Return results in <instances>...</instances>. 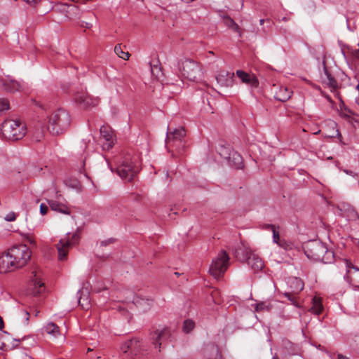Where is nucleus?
<instances>
[{
  "label": "nucleus",
  "instance_id": "e433bc0d",
  "mask_svg": "<svg viewBox=\"0 0 359 359\" xmlns=\"http://www.w3.org/2000/svg\"><path fill=\"white\" fill-rule=\"evenodd\" d=\"M10 109V103L6 98L0 97V114Z\"/></svg>",
  "mask_w": 359,
  "mask_h": 359
},
{
  "label": "nucleus",
  "instance_id": "3c124183",
  "mask_svg": "<svg viewBox=\"0 0 359 359\" xmlns=\"http://www.w3.org/2000/svg\"><path fill=\"white\" fill-rule=\"evenodd\" d=\"M208 55H214V53L211 50L208 52Z\"/></svg>",
  "mask_w": 359,
  "mask_h": 359
},
{
  "label": "nucleus",
  "instance_id": "f704fd0d",
  "mask_svg": "<svg viewBox=\"0 0 359 359\" xmlns=\"http://www.w3.org/2000/svg\"><path fill=\"white\" fill-rule=\"evenodd\" d=\"M115 53L123 60H128L130 54L128 52H125L122 50L120 45H116L114 48Z\"/></svg>",
  "mask_w": 359,
  "mask_h": 359
},
{
  "label": "nucleus",
  "instance_id": "c85d7f7f",
  "mask_svg": "<svg viewBox=\"0 0 359 359\" xmlns=\"http://www.w3.org/2000/svg\"><path fill=\"white\" fill-rule=\"evenodd\" d=\"M291 291L293 293H299L304 289V283L302 280L299 278H292L288 282Z\"/></svg>",
  "mask_w": 359,
  "mask_h": 359
},
{
  "label": "nucleus",
  "instance_id": "a211bd4d",
  "mask_svg": "<svg viewBox=\"0 0 359 359\" xmlns=\"http://www.w3.org/2000/svg\"><path fill=\"white\" fill-rule=\"evenodd\" d=\"M217 83L224 87H231L234 82V73L222 71L216 76Z\"/></svg>",
  "mask_w": 359,
  "mask_h": 359
},
{
  "label": "nucleus",
  "instance_id": "8fccbe9b",
  "mask_svg": "<svg viewBox=\"0 0 359 359\" xmlns=\"http://www.w3.org/2000/svg\"><path fill=\"white\" fill-rule=\"evenodd\" d=\"M264 19H260V20H259V24H260L261 25H263V24H264Z\"/></svg>",
  "mask_w": 359,
  "mask_h": 359
},
{
  "label": "nucleus",
  "instance_id": "c9c22d12",
  "mask_svg": "<svg viewBox=\"0 0 359 359\" xmlns=\"http://www.w3.org/2000/svg\"><path fill=\"white\" fill-rule=\"evenodd\" d=\"M344 214L348 220L355 221L358 218V212L353 208H348Z\"/></svg>",
  "mask_w": 359,
  "mask_h": 359
},
{
  "label": "nucleus",
  "instance_id": "79ce46f5",
  "mask_svg": "<svg viewBox=\"0 0 359 359\" xmlns=\"http://www.w3.org/2000/svg\"><path fill=\"white\" fill-rule=\"evenodd\" d=\"M115 241V239L113 238H109L107 240L102 241L101 242V245L106 246L109 244L113 243Z\"/></svg>",
  "mask_w": 359,
  "mask_h": 359
},
{
  "label": "nucleus",
  "instance_id": "49530a36",
  "mask_svg": "<svg viewBox=\"0 0 359 359\" xmlns=\"http://www.w3.org/2000/svg\"><path fill=\"white\" fill-rule=\"evenodd\" d=\"M346 172L351 175H355L356 174L354 173L353 171L346 170Z\"/></svg>",
  "mask_w": 359,
  "mask_h": 359
},
{
  "label": "nucleus",
  "instance_id": "1a4fd4ad",
  "mask_svg": "<svg viewBox=\"0 0 359 359\" xmlns=\"http://www.w3.org/2000/svg\"><path fill=\"white\" fill-rule=\"evenodd\" d=\"M74 102L81 109H88L95 107L99 103V99L93 97L83 88L76 90L74 94Z\"/></svg>",
  "mask_w": 359,
  "mask_h": 359
},
{
  "label": "nucleus",
  "instance_id": "0eeeda50",
  "mask_svg": "<svg viewBox=\"0 0 359 359\" xmlns=\"http://www.w3.org/2000/svg\"><path fill=\"white\" fill-rule=\"evenodd\" d=\"M139 171V166L129 157H126L116 168V173L125 181L130 182Z\"/></svg>",
  "mask_w": 359,
  "mask_h": 359
},
{
  "label": "nucleus",
  "instance_id": "603ef678",
  "mask_svg": "<svg viewBox=\"0 0 359 359\" xmlns=\"http://www.w3.org/2000/svg\"><path fill=\"white\" fill-rule=\"evenodd\" d=\"M272 359H278V358L276 355H275L273 356Z\"/></svg>",
  "mask_w": 359,
  "mask_h": 359
},
{
  "label": "nucleus",
  "instance_id": "864d4df0",
  "mask_svg": "<svg viewBox=\"0 0 359 359\" xmlns=\"http://www.w3.org/2000/svg\"><path fill=\"white\" fill-rule=\"evenodd\" d=\"M85 165V162L83 161V163H82V167H83Z\"/></svg>",
  "mask_w": 359,
  "mask_h": 359
},
{
  "label": "nucleus",
  "instance_id": "4c0bfd02",
  "mask_svg": "<svg viewBox=\"0 0 359 359\" xmlns=\"http://www.w3.org/2000/svg\"><path fill=\"white\" fill-rule=\"evenodd\" d=\"M195 326V323L192 320H186L183 325V331L186 333H189Z\"/></svg>",
  "mask_w": 359,
  "mask_h": 359
},
{
  "label": "nucleus",
  "instance_id": "72a5a7b5",
  "mask_svg": "<svg viewBox=\"0 0 359 359\" xmlns=\"http://www.w3.org/2000/svg\"><path fill=\"white\" fill-rule=\"evenodd\" d=\"M298 293H293L292 291L285 292L283 295L290 301L291 304L294 306L299 308L300 304L298 301L297 294Z\"/></svg>",
  "mask_w": 359,
  "mask_h": 359
},
{
  "label": "nucleus",
  "instance_id": "a878e982",
  "mask_svg": "<svg viewBox=\"0 0 359 359\" xmlns=\"http://www.w3.org/2000/svg\"><path fill=\"white\" fill-rule=\"evenodd\" d=\"M133 302L141 310L143 311H147L151 306L153 300L151 299H145L137 297L133 299Z\"/></svg>",
  "mask_w": 359,
  "mask_h": 359
},
{
  "label": "nucleus",
  "instance_id": "9d476101",
  "mask_svg": "<svg viewBox=\"0 0 359 359\" xmlns=\"http://www.w3.org/2000/svg\"><path fill=\"white\" fill-rule=\"evenodd\" d=\"M182 74L191 81H197L202 76V70L199 64L192 60H185L182 62Z\"/></svg>",
  "mask_w": 359,
  "mask_h": 359
},
{
  "label": "nucleus",
  "instance_id": "f257e3e1",
  "mask_svg": "<svg viewBox=\"0 0 359 359\" xmlns=\"http://www.w3.org/2000/svg\"><path fill=\"white\" fill-rule=\"evenodd\" d=\"M39 107L42 112L33 127L34 136L36 141H41L47 130L53 135H59L69 127L70 115L66 110L58 109L48 117L43 114V111H46V107L39 104Z\"/></svg>",
  "mask_w": 359,
  "mask_h": 359
},
{
  "label": "nucleus",
  "instance_id": "7c9ffc66",
  "mask_svg": "<svg viewBox=\"0 0 359 359\" xmlns=\"http://www.w3.org/2000/svg\"><path fill=\"white\" fill-rule=\"evenodd\" d=\"M223 22L226 27L238 33L239 36H241L242 33L240 27L231 18L225 15L223 17Z\"/></svg>",
  "mask_w": 359,
  "mask_h": 359
},
{
  "label": "nucleus",
  "instance_id": "412c9836",
  "mask_svg": "<svg viewBox=\"0 0 359 359\" xmlns=\"http://www.w3.org/2000/svg\"><path fill=\"white\" fill-rule=\"evenodd\" d=\"M204 356L207 359H222V354L215 344L207 345L204 348Z\"/></svg>",
  "mask_w": 359,
  "mask_h": 359
},
{
  "label": "nucleus",
  "instance_id": "58836bf2",
  "mask_svg": "<svg viewBox=\"0 0 359 359\" xmlns=\"http://www.w3.org/2000/svg\"><path fill=\"white\" fill-rule=\"evenodd\" d=\"M23 238H24V241L25 242L28 243L29 244H30L32 245H36L34 238L32 235H30L29 233L24 234Z\"/></svg>",
  "mask_w": 359,
  "mask_h": 359
},
{
  "label": "nucleus",
  "instance_id": "a18cd8bd",
  "mask_svg": "<svg viewBox=\"0 0 359 359\" xmlns=\"http://www.w3.org/2000/svg\"><path fill=\"white\" fill-rule=\"evenodd\" d=\"M4 327V323L3 318L0 316V330H1Z\"/></svg>",
  "mask_w": 359,
  "mask_h": 359
},
{
  "label": "nucleus",
  "instance_id": "2f4dec72",
  "mask_svg": "<svg viewBox=\"0 0 359 359\" xmlns=\"http://www.w3.org/2000/svg\"><path fill=\"white\" fill-rule=\"evenodd\" d=\"M323 310L321 299L317 297H314L312 299V306L310 309V311L316 315H319Z\"/></svg>",
  "mask_w": 359,
  "mask_h": 359
},
{
  "label": "nucleus",
  "instance_id": "6ab92c4d",
  "mask_svg": "<svg viewBox=\"0 0 359 359\" xmlns=\"http://www.w3.org/2000/svg\"><path fill=\"white\" fill-rule=\"evenodd\" d=\"M60 196H59L57 200L48 201V204L51 210L65 215H70L71 210L69 207L66 203L60 201Z\"/></svg>",
  "mask_w": 359,
  "mask_h": 359
},
{
  "label": "nucleus",
  "instance_id": "20e7f679",
  "mask_svg": "<svg viewBox=\"0 0 359 359\" xmlns=\"http://www.w3.org/2000/svg\"><path fill=\"white\" fill-rule=\"evenodd\" d=\"M1 131L5 138L17 141L26 135L27 129L25 123L21 121L9 119L3 122Z\"/></svg>",
  "mask_w": 359,
  "mask_h": 359
},
{
  "label": "nucleus",
  "instance_id": "7ed1b4c3",
  "mask_svg": "<svg viewBox=\"0 0 359 359\" xmlns=\"http://www.w3.org/2000/svg\"><path fill=\"white\" fill-rule=\"evenodd\" d=\"M304 251L306 257L313 261L331 264L335 259L333 251L328 250L326 245L319 240L306 242L304 245Z\"/></svg>",
  "mask_w": 359,
  "mask_h": 359
},
{
  "label": "nucleus",
  "instance_id": "6e6552de",
  "mask_svg": "<svg viewBox=\"0 0 359 359\" xmlns=\"http://www.w3.org/2000/svg\"><path fill=\"white\" fill-rule=\"evenodd\" d=\"M69 235V233L67 234ZM80 239L79 232L77 231L74 232L71 237H67L60 240L57 244V250L58 252V259L60 261H65L67 259L69 249L76 245Z\"/></svg>",
  "mask_w": 359,
  "mask_h": 359
},
{
  "label": "nucleus",
  "instance_id": "b1692460",
  "mask_svg": "<svg viewBox=\"0 0 359 359\" xmlns=\"http://www.w3.org/2000/svg\"><path fill=\"white\" fill-rule=\"evenodd\" d=\"M229 156L230 158H227V162L229 165L236 169H239L242 167L243 158L237 151L233 150Z\"/></svg>",
  "mask_w": 359,
  "mask_h": 359
},
{
  "label": "nucleus",
  "instance_id": "09e8293b",
  "mask_svg": "<svg viewBox=\"0 0 359 359\" xmlns=\"http://www.w3.org/2000/svg\"><path fill=\"white\" fill-rule=\"evenodd\" d=\"M25 313H26V316H27L26 320L28 321L29 320V313L27 311H26Z\"/></svg>",
  "mask_w": 359,
  "mask_h": 359
},
{
  "label": "nucleus",
  "instance_id": "5701e85b",
  "mask_svg": "<svg viewBox=\"0 0 359 359\" xmlns=\"http://www.w3.org/2000/svg\"><path fill=\"white\" fill-rule=\"evenodd\" d=\"M265 229L271 230L273 233V242L276 243L278 246L287 249V245L285 241H280L279 231L277 227L273 224H266Z\"/></svg>",
  "mask_w": 359,
  "mask_h": 359
},
{
  "label": "nucleus",
  "instance_id": "4be33fe9",
  "mask_svg": "<svg viewBox=\"0 0 359 359\" xmlns=\"http://www.w3.org/2000/svg\"><path fill=\"white\" fill-rule=\"evenodd\" d=\"M246 261L255 272L261 271L264 266L262 259L255 254H251Z\"/></svg>",
  "mask_w": 359,
  "mask_h": 359
},
{
  "label": "nucleus",
  "instance_id": "ea45409f",
  "mask_svg": "<svg viewBox=\"0 0 359 359\" xmlns=\"http://www.w3.org/2000/svg\"><path fill=\"white\" fill-rule=\"evenodd\" d=\"M48 210V206L44 203H41L40 205V213L42 215H44L47 213Z\"/></svg>",
  "mask_w": 359,
  "mask_h": 359
},
{
  "label": "nucleus",
  "instance_id": "39448f33",
  "mask_svg": "<svg viewBox=\"0 0 359 359\" xmlns=\"http://www.w3.org/2000/svg\"><path fill=\"white\" fill-rule=\"evenodd\" d=\"M229 257L225 250H221L212 261L209 269L210 274L215 278H220L226 271Z\"/></svg>",
  "mask_w": 359,
  "mask_h": 359
},
{
  "label": "nucleus",
  "instance_id": "de8ad7c7",
  "mask_svg": "<svg viewBox=\"0 0 359 359\" xmlns=\"http://www.w3.org/2000/svg\"><path fill=\"white\" fill-rule=\"evenodd\" d=\"M359 50L355 51V55L359 60Z\"/></svg>",
  "mask_w": 359,
  "mask_h": 359
},
{
  "label": "nucleus",
  "instance_id": "dca6fc26",
  "mask_svg": "<svg viewBox=\"0 0 359 359\" xmlns=\"http://www.w3.org/2000/svg\"><path fill=\"white\" fill-rule=\"evenodd\" d=\"M236 74L241 81L249 85L252 90L259 86V81L254 74H248L243 70H237Z\"/></svg>",
  "mask_w": 359,
  "mask_h": 359
},
{
  "label": "nucleus",
  "instance_id": "f03ea898",
  "mask_svg": "<svg viewBox=\"0 0 359 359\" xmlns=\"http://www.w3.org/2000/svg\"><path fill=\"white\" fill-rule=\"evenodd\" d=\"M31 256L32 252L26 244L13 246L0 255V273L13 271L25 266Z\"/></svg>",
  "mask_w": 359,
  "mask_h": 359
},
{
  "label": "nucleus",
  "instance_id": "aec40b11",
  "mask_svg": "<svg viewBox=\"0 0 359 359\" xmlns=\"http://www.w3.org/2000/svg\"><path fill=\"white\" fill-rule=\"evenodd\" d=\"M251 254L250 249L242 243L238 244L234 250L236 257L241 262H245Z\"/></svg>",
  "mask_w": 359,
  "mask_h": 359
},
{
  "label": "nucleus",
  "instance_id": "423d86ee",
  "mask_svg": "<svg viewBox=\"0 0 359 359\" xmlns=\"http://www.w3.org/2000/svg\"><path fill=\"white\" fill-rule=\"evenodd\" d=\"M337 266L339 269H345L344 280L352 286L359 287V268L353 266L346 259H339Z\"/></svg>",
  "mask_w": 359,
  "mask_h": 359
},
{
  "label": "nucleus",
  "instance_id": "37998d69",
  "mask_svg": "<svg viewBox=\"0 0 359 359\" xmlns=\"http://www.w3.org/2000/svg\"><path fill=\"white\" fill-rule=\"evenodd\" d=\"M332 359H349V358L342 354H337L336 357L335 355H333Z\"/></svg>",
  "mask_w": 359,
  "mask_h": 359
},
{
  "label": "nucleus",
  "instance_id": "f3484780",
  "mask_svg": "<svg viewBox=\"0 0 359 359\" xmlns=\"http://www.w3.org/2000/svg\"><path fill=\"white\" fill-rule=\"evenodd\" d=\"M278 303V302L273 299H267L264 301L257 302L252 306L257 312H271L276 306Z\"/></svg>",
  "mask_w": 359,
  "mask_h": 359
},
{
  "label": "nucleus",
  "instance_id": "c756f323",
  "mask_svg": "<svg viewBox=\"0 0 359 359\" xmlns=\"http://www.w3.org/2000/svg\"><path fill=\"white\" fill-rule=\"evenodd\" d=\"M325 75L326 78L324 79V83L331 88L332 91L337 90L338 88V83L326 68H325Z\"/></svg>",
  "mask_w": 359,
  "mask_h": 359
},
{
  "label": "nucleus",
  "instance_id": "5fc2aeb1",
  "mask_svg": "<svg viewBox=\"0 0 359 359\" xmlns=\"http://www.w3.org/2000/svg\"><path fill=\"white\" fill-rule=\"evenodd\" d=\"M92 351L91 348H88V351Z\"/></svg>",
  "mask_w": 359,
  "mask_h": 359
},
{
  "label": "nucleus",
  "instance_id": "f8f14e48",
  "mask_svg": "<svg viewBox=\"0 0 359 359\" xmlns=\"http://www.w3.org/2000/svg\"><path fill=\"white\" fill-rule=\"evenodd\" d=\"M186 135L184 128L181 127L167 133L165 142L168 147L180 149L184 147L182 140Z\"/></svg>",
  "mask_w": 359,
  "mask_h": 359
},
{
  "label": "nucleus",
  "instance_id": "2eb2a0df",
  "mask_svg": "<svg viewBox=\"0 0 359 359\" xmlns=\"http://www.w3.org/2000/svg\"><path fill=\"white\" fill-rule=\"evenodd\" d=\"M0 83L4 87V90L8 93H15L22 91L25 88L24 82H21L14 79L10 76L1 79Z\"/></svg>",
  "mask_w": 359,
  "mask_h": 359
},
{
  "label": "nucleus",
  "instance_id": "bb28decb",
  "mask_svg": "<svg viewBox=\"0 0 359 359\" xmlns=\"http://www.w3.org/2000/svg\"><path fill=\"white\" fill-rule=\"evenodd\" d=\"M292 92L286 87H280L278 91L276 92L274 97L276 100L280 102H285L291 97Z\"/></svg>",
  "mask_w": 359,
  "mask_h": 359
},
{
  "label": "nucleus",
  "instance_id": "6e6d98bb",
  "mask_svg": "<svg viewBox=\"0 0 359 359\" xmlns=\"http://www.w3.org/2000/svg\"><path fill=\"white\" fill-rule=\"evenodd\" d=\"M358 46H359V42H358Z\"/></svg>",
  "mask_w": 359,
  "mask_h": 359
},
{
  "label": "nucleus",
  "instance_id": "393cba45",
  "mask_svg": "<svg viewBox=\"0 0 359 359\" xmlns=\"http://www.w3.org/2000/svg\"><path fill=\"white\" fill-rule=\"evenodd\" d=\"M41 330L43 333H46L55 338L60 335L59 327L53 323H47L42 327Z\"/></svg>",
  "mask_w": 359,
  "mask_h": 359
},
{
  "label": "nucleus",
  "instance_id": "ddd939ff",
  "mask_svg": "<svg viewBox=\"0 0 359 359\" xmlns=\"http://www.w3.org/2000/svg\"><path fill=\"white\" fill-rule=\"evenodd\" d=\"M170 332L168 328L156 330L150 334V339L155 348L161 351V346L170 338Z\"/></svg>",
  "mask_w": 359,
  "mask_h": 359
},
{
  "label": "nucleus",
  "instance_id": "cd10ccee",
  "mask_svg": "<svg viewBox=\"0 0 359 359\" xmlns=\"http://www.w3.org/2000/svg\"><path fill=\"white\" fill-rule=\"evenodd\" d=\"M32 273H34V278L32 280L34 283L33 293L34 295H38L44 291V283H42L41 280L37 277L36 271H33Z\"/></svg>",
  "mask_w": 359,
  "mask_h": 359
},
{
  "label": "nucleus",
  "instance_id": "c03bdc74",
  "mask_svg": "<svg viewBox=\"0 0 359 359\" xmlns=\"http://www.w3.org/2000/svg\"><path fill=\"white\" fill-rule=\"evenodd\" d=\"M27 4H37L41 0H23Z\"/></svg>",
  "mask_w": 359,
  "mask_h": 359
},
{
  "label": "nucleus",
  "instance_id": "9b49d317",
  "mask_svg": "<svg viewBox=\"0 0 359 359\" xmlns=\"http://www.w3.org/2000/svg\"><path fill=\"white\" fill-rule=\"evenodd\" d=\"M140 342L137 339L134 338L122 344L121 357L122 359H135V357L140 353Z\"/></svg>",
  "mask_w": 359,
  "mask_h": 359
},
{
  "label": "nucleus",
  "instance_id": "473e14b6",
  "mask_svg": "<svg viewBox=\"0 0 359 359\" xmlns=\"http://www.w3.org/2000/svg\"><path fill=\"white\" fill-rule=\"evenodd\" d=\"M233 151V149H232L229 145L225 146L220 144L217 148L219 154L226 160L228 158H230L229 155Z\"/></svg>",
  "mask_w": 359,
  "mask_h": 359
},
{
  "label": "nucleus",
  "instance_id": "a19ab883",
  "mask_svg": "<svg viewBox=\"0 0 359 359\" xmlns=\"http://www.w3.org/2000/svg\"><path fill=\"white\" fill-rule=\"evenodd\" d=\"M15 219H16V217H15V215L14 212H10L5 217V219L8 222L14 221V220H15Z\"/></svg>",
  "mask_w": 359,
  "mask_h": 359
},
{
  "label": "nucleus",
  "instance_id": "4468645a",
  "mask_svg": "<svg viewBox=\"0 0 359 359\" xmlns=\"http://www.w3.org/2000/svg\"><path fill=\"white\" fill-rule=\"evenodd\" d=\"M100 131L102 149L109 151L114 144L115 139L114 132L110 127L106 126H102Z\"/></svg>",
  "mask_w": 359,
  "mask_h": 359
}]
</instances>
